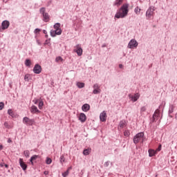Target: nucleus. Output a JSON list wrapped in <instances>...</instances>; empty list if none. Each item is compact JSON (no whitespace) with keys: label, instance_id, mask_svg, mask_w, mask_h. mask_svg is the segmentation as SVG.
<instances>
[{"label":"nucleus","instance_id":"obj_1","mask_svg":"<svg viewBox=\"0 0 177 177\" xmlns=\"http://www.w3.org/2000/svg\"><path fill=\"white\" fill-rule=\"evenodd\" d=\"M129 6L127 3L122 5V6L118 10L115 15V19H124L128 15L129 10L128 9Z\"/></svg>","mask_w":177,"mask_h":177},{"label":"nucleus","instance_id":"obj_2","mask_svg":"<svg viewBox=\"0 0 177 177\" xmlns=\"http://www.w3.org/2000/svg\"><path fill=\"white\" fill-rule=\"evenodd\" d=\"M145 136V133L143 132H140L137 133L133 138L134 144L137 145L140 142V141L143 142V137Z\"/></svg>","mask_w":177,"mask_h":177},{"label":"nucleus","instance_id":"obj_3","mask_svg":"<svg viewBox=\"0 0 177 177\" xmlns=\"http://www.w3.org/2000/svg\"><path fill=\"white\" fill-rule=\"evenodd\" d=\"M40 12L43 15L44 21L45 22H48L50 19V16L48 13L46 12V9L44 8H41Z\"/></svg>","mask_w":177,"mask_h":177},{"label":"nucleus","instance_id":"obj_4","mask_svg":"<svg viewBox=\"0 0 177 177\" xmlns=\"http://www.w3.org/2000/svg\"><path fill=\"white\" fill-rule=\"evenodd\" d=\"M23 123L28 126H32L35 123V120L29 118L28 117H24L23 118Z\"/></svg>","mask_w":177,"mask_h":177},{"label":"nucleus","instance_id":"obj_5","mask_svg":"<svg viewBox=\"0 0 177 177\" xmlns=\"http://www.w3.org/2000/svg\"><path fill=\"white\" fill-rule=\"evenodd\" d=\"M153 16H154V8L150 7L146 12V17L148 19H151V17Z\"/></svg>","mask_w":177,"mask_h":177},{"label":"nucleus","instance_id":"obj_6","mask_svg":"<svg viewBox=\"0 0 177 177\" xmlns=\"http://www.w3.org/2000/svg\"><path fill=\"white\" fill-rule=\"evenodd\" d=\"M138 47V41L135 39H131L128 44V48L129 49L136 48Z\"/></svg>","mask_w":177,"mask_h":177},{"label":"nucleus","instance_id":"obj_7","mask_svg":"<svg viewBox=\"0 0 177 177\" xmlns=\"http://www.w3.org/2000/svg\"><path fill=\"white\" fill-rule=\"evenodd\" d=\"M75 48L76 49H74V52L77 53V55L79 56V57H81L82 55H83V49L82 48V47L80 46V44H77L76 46H75Z\"/></svg>","mask_w":177,"mask_h":177},{"label":"nucleus","instance_id":"obj_8","mask_svg":"<svg viewBox=\"0 0 177 177\" xmlns=\"http://www.w3.org/2000/svg\"><path fill=\"white\" fill-rule=\"evenodd\" d=\"M62 33V29H57V30L50 31V35L53 37H55L57 35H61Z\"/></svg>","mask_w":177,"mask_h":177},{"label":"nucleus","instance_id":"obj_9","mask_svg":"<svg viewBox=\"0 0 177 177\" xmlns=\"http://www.w3.org/2000/svg\"><path fill=\"white\" fill-rule=\"evenodd\" d=\"M42 71V68L39 64H35L33 68V72L35 74H40Z\"/></svg>","mask_w":177,"mask_h":177},{"label":"nucleus","instance_id":"obj_10","mask_svg":"<svg viewBox=\"0 0 177 177\" xmlns=\"http://www.w3.org/2000/svg\"><path fill=\"white\" fill-rule=\"evenodd\" d=\"M93 93L95 95L100 94L101 93V88L98 84H95L93 85Z\"/></svg>","mask_w":177,"mask_h":177},{"label":"nucleus","instance_id":"obj_11","mask_svg":"<svg viewBox=\"0 0 177 177\" xmlns=\"http://www.w3.org/2000/svg\"><path fill=\"white\" fill-rule=\"evenodd\" d=\"M129 97L130 99H131V101L133 102H136V101H138V100H139V97H140V95L139 93H136V94H134V95L129 94Z\"/></svg>","mask_w":177,"mask_h":177},{"label":"nucleus","instance_id":"obj_12","mask_svg":"<svg viewBox=\"0 0 177 177\" xmlns=\"http://www.w3.org/2000/svg\"><path fill=\"white\" fill-rule=\"evenodd\" d=\"M30 113L32 114H39L41 113V111H39L37 106L32 105L30 107Z\"/></svg>","mask_w":177,"mask_h":177},{"label":"nucleus","instance_id":"obj_13","mask_svg":"<svg viewBox=\"0 0 177 177\" xmlns=\"http://www.w3.org/2000/svg\"><path fill=\"white\" fill-rule=\"evenodd\" d=\"M19 165L24 171H26L28 168L27 164L24 161L23 158H19Z\"/></svg>","mask_w":177,"mask_h":177},{"label":"nucleus","instance_id":"obj_14","mask_svg":"<svg viewBox=\"0 0 177 177\" xmlns=\"http://www.w3.org/2000/svg\"><path fill=\"white\" fill-rule=\"evenodd\" d=\"M100 121L102 122H106V120H107V115H106L105 111H102V112L100 113Z\"/></svg>","mask_w":177,"mask_h":177},{"label":"nucleus","instance_id":"obj_15","mask_svg":"<svg viewBox=\"0 0 177 177\" xmlns=\"http://www.w3.org/2000/svg\"><path fill=\"white\" fill-rule=\"evenodd\" d=\"M79 120L82 122V123H84L86 121V115L85 113H81L78 117Z\"/></svg>","mask_w":177,"mask_h":177},{"label":"nucleus","instance_id":"obj_16","mask_svg":"<svg viewBox=\"0 0 177 177\" xmlns=\"http://www.w3.org/2000/svg\"><path fill=\"white\" fill-rule=\"evenodd\" d=\"M10 26V22L8 21H3L1 24V28L3 30L8 29Z\"/></svg>","mask_w":177,"mask_h":177},{"label":"nucleus","instance_id":"obj_17","mask_svg":"<svg viewBox=\"0 0 177 177\" xmlns=\"http://www.w3.org/2000/svg\"><path fill=\"white\" fill-rule=\"evenodd\" d=\"M91 109V106L88 104H84L82 106V109L84 112H88Z\"/></svg>","mask_w":177,"mask_h":177},{"label":"nucleus","instance_id":"obj_18","mask_svg":"<svg viewBox=\"0 0 177 177\" xmlns=\"http://www.w3.org/2000/svg\"><path fill=\"white\" fill-rule=\"evenodd\" d=\"M127 126V122L125 120H121L119 123L118 129H122Z\"/></svg>","mask_w":177,"mask_h":177},{"label":"nucleus","instance_id":"obj_19","mask_svg":"<svg viewBox=\"0 0 177 177\" xmlns=\"http://www.w3.org/2000/svg\"><path fill=\"white\" fill-rule=\"evenodd\" d=\"M158 117H160V110L156 109L153 115V122H156V119L158 118Z\"/></svg>","mask_w":177,"mask_h":177},{"label":"nucleus","instance_id":"obj_20","mask_svg":"<svg viewBox=\"0 0 177 177\" xmlns=\"http://www.w3.org/2000/svg\"><path fill=\"white\" fill-rule=\"evenodd\" d=\"M148 153H149V157H153V156H156V154L157 153V151H156L154 149H149Z\"/></svg>","mask_w":177,"mask_h":177},{"label":"nucleus","instance_id":"obj_21","mask_svg":"<svg viewBox=\"0 0 177 177\" xmlns=\"http://www.w3.org/2000/svg\"><path fill=\"white\" fill-rule=\"evenodd\" d=\"M39 158L38 155H34L32 156L30 159V162L31 163L32 165H34V161L37 160Z\"/></svg>","mask_w":177,"mask_h":177},{"label":"nucleus","instance_id":"obj_22","mask_svg":"<svg viewBox=\"0 0 177 177\" xmlns=\"http://www.w3.org/2000/svg\"><path fill=\"white\" fill-rule=\"evenodd\" d=\"M123 2H124V0H115L113 6H117V7H120V6H121Z\"/></svg>","mask_w":177,"mask_h":177},{"label":"nucleus","instance_id":"obj_23","mask_svg":"<svg viewBox=\"0 0 177 177\" xmlns=\"http://www.w3.org/2000/svg\"><path fill=\"white\" fill-rule=\"evenodd\" d=\"M32 64L31 60L29 59H26L25 61V65L27 67H30Z\"/></svg>","mask_w":177,"mask_h":177},{"label":"nucleus","instance_id":"obj_24","mask_svg":"<svg viewBox=\"0 0 177 177\" xmlns=\"http://www.w3.org/2000/svg\"><path fill=\"white\" fill-rule=\"evenodd\" d=\"M4 127L8 129H12L13 127V126L10 125L8 122H4Z\"/></svg>","mask_w":177,"mask_h":177},{"label":"nucleus","instance_id":"obj_25","mask_svg":"<svg viewBox=\"0 0 177 177\" xmlns=\"http://www.w3.org/2000/svg\"><path fill=\"white\" fill-rule=\"evenodd\" d=\"M91 149H84V151H83V154L84 155V156H88L89 154H90V153H91Z\"/></svg>","mask_w":177,"mask_h":177},{"label":"nucleus","instance_id":"obj_26","mask_svg":"<svg viewBox=\"0 0 177 177\" xmlns=\"http://www.w3.org/2000/svg\"><path fill=\"white\" fill-rule=\"evenodd\" d=\"M77 86L79 88H84V87H85V84L83 83V82H77Z\"/></svg>","mask_w":177,"mask_h":177},{"label":"nucleus","instance_id":"obj_27","mask_svg":"<svg viewBox=\"0 0 177 177\" xmlns=\"http://www.w3.org/2000/svg\"><path fill=\"white\" fill-rule=\"evenodd\" d=\"M147 110V106H143L140 108V113L143 114Z\"/></svg>","mask_w":177,"mask_h":177},{"label":"nucleus","instance_id":"obj_28","mask_svg":"<svg viewBox=\"0 0 177 177\" xmlns=\"http://www.w3.org/2000/svg\"><path fill=\"white\" fill-rule=\"evenodd\" d=\"M140 11H141V9L139 8V7H136L134 10V12L137 15H140Z\"/></svg>","mask_w":177,"mask_h":177},{"label":"nucleus","instance_id":"obj_29","mask_svg":"<svg viewBox=\"0 0 177 177\" xmlns=\"http://www.w3.org/2000/svg\"><path fill=\"white\" fill-rule=\"evenodd\" d=\"M60 28H61V24H59V23H57L54 25L55 30H59V29H61Z\"/></svg>","mask_w":177,"mask_h":177},{"label":"nucleus","instance_id":"obj_30","mask_svg":"<svg viewBox=\"0 0 177 177\" xmlns=\"http://www.w3.org/2000/svg\"><path fill=\"white\" fill-rule=\"evenodd\" d=\"M24 155L26 158H29L30 157V151L29 150H26L24 151Z\"/></svg>","mask_w":177,"mask_h":177},{"label":"nucleus","instance_id":"obj_31","mask_svg":"<svg viewBox=\"0 0 177 177\" xmlns=\"http://www.w3.org/2000/svg\"><path fill=\"white\" fill-rule=\"evenodd\" d=\"M44 105V102L42 100H40L39 102V104H38L39 109H42Z\"/></svg>","mask_w":177,"mask_h":177},{"label":"nucleus","instance_id":"obj_32","mask_svg":"<svg viewBox=\"0 0 177 177\" xmlns=\"http://www.w3.org/2000/svg\"><path fill=\"white\" fill-rule=\"evenodd\" d=\"M69 175V169H67L66 171L62 173L63 177H67Z\"/></svg>","mask_w":177,"mask_h":177},{"label":"nucleus","instance_id":"obj_33","mask_svg":"<svg viewBox=\"0 0 177 177\" xmlns=\"http://www.w3.org/2000/svg\"><path fill=\"white\" fill-rule=\"evenodd\" d=\"M53 162V160L50 158H47L46 160V163L47 165H50Z\"/></svg>","mask_w":177,"mask_h":177},{"label":"nucleus","instance_id":"obj_34","mask_svg":"<svg viewBox=\"0 0 177 177\" xmlns=\"http://www.w3.org/2000/svg\"><path fill=\"white\" fill-rule=\"evenodd\" d=\"M30 75L29 74H26L24 77V80L26 82H29Z\"/></svg>","mask_w":177,"mask_h":177},{"label":"nucleus","instance_id":"obj_35","mask_svg":"<svg viewBox=\"0 0 177 177\" xmlns=\"http://www.w3.org/2000/svg\"><path fill=\"white\" fill-rule=\"evenodd\" d=\"M59 161L62 164H63L64 162H65V158H64V155H62L60 156V159H59Z\"/></svg>","mask_w":177,"mask_h":177},{"label":"nucleus","instance_id":"obj_36","mask_svg":"<svg viewBox=\"0 0 177 177\" xmlns=\"http://www.w3.org/2000/svg\"><path fill=\"white\" fill-rule=\"evenodd\" d=\"M55 61H56V62H60L63 61V59L62 57L59 56V57H56Z\"/></svg>","mask_w":177,"mask_h":177},{"label":"nucleus","instance_id":"obj_37","mask_svg":"<svg viewBox=\"0 0 177 177\" xmlns=\"http://www.w3.org/2000/svg\"><path fill=\"white\" fill-rule=\"evenodd\" d=\"M129 135H130L129 131H128V130L124 131V136L125 137H129Z\"/></svg>","mask_w":177,"mask_h":177},{"label":"nucleus","instance_id":"obj_38","mask_svg":"<svg viewBox=\"0 0 177 177\" xmlns=\"http://www.w3.org/2000/svg\"><path fill=\"white\" fill-rule=\"evenodd\" d=\"M8 113L9 115L12 116L13 115V111L12 109L8 110Z\"/></svg>","mask_w":177,"mask_h":177},{"label":"nucleus","instance_id":"obj_39","mask_svg":"<svg viewBox=\"0 0 177 177\" xmlns=\"http://www.w3.org/2000/svg\"><path fill=\"white\" fill-rule=\"evenodd\" d=\"M4 106H5L4 103L3 102H0V111L3 110Z\"/></svg>","mask_w":177,"mask_h":177},{"label":"nucleus","instance_id":"obj_40","mask_svg":"<svg viewBox=\"0 0 177 177\" xmlns=\"http://www.w3.org/2000/svg\"><path fill=\"white\" fill-rule=\"evenodd\" d=\"M40 32H41V29H39V28H36L35 30V34L39 33Z\"/></svg>","mask_w":177,"mask_h":177},{"label":"nucleus","instance_id":"obj_41","mask_svg":"<svg viewBox=\"0 0 177 177\" xmlns=\"http://www.w3.org/2000/svg\"><path fill=\"white\" fill-rule=\"evenodd\" d=\"M161 151V145H160L158 148L156 149V151Z\"/></svg>","mask_w":177,"mask_h":177},{"label":"nucleus","instance_id":"obj_42","mask_svg":"<svg viewBox=\"0 0 177 177\" xmlns=\"http://www.w3.org/2000/svg\"><path fill=\"white\" fill-rule=\"evenodd\" d=\"M0 166H1V167H3L5 166V163H4V162L1 163V164H0Z\"/></svg>","mask_w":177,"mask_h":177},{"label":"nucleus","instance_id":"obj_43","mask_svg":"<svg viewBox=\"0 0 177 177\" xmlns=\"http://www.w3.org/2000/svg\"><path fill=\"white\" fill-rule=\"evenodd\" d=\"M44 174L45 175H48L49 172H48V171H45L44 172Z\"/></svg>","mask_w":177,"mask_h":177},{"label":"nucleus","instance_id":"obj_44","mask_svg":"<svg viewBox=\"0 0 177 177\" xmlns=\"http://www.w3.org/2000/svg\"><path fill=\"white\" fill-rule=\"evenodd\" d=\"M123 67H124V66H123L122 64H120V65H119V68H122Z\"/></svg>","mask_w":177,"mask_h":177},{"label":"nucleus","instance_id":"obj_45","mask_svg":"<svg viewBox=\"0 0 177 177\" xmlns=\"http://www.w3.org/2000/svg\"><path fill=\"white\" fill-rule=\"evenodd\" d=\"M8 143H11V142H12V140H11L10 138H9V139L8 140Z\"/></svg>","mask_w":177,"mask_h":177},{"label":"nucleus","instance_id":"obj_46","mask_svg":"<svg viewBox=\"0 0 177 177\" xmlns=\"http://www.w3.org/2000/svg\"><path fill=\"white\" fill-rule=\"evenodd\" d=\"M3 145H0V151L3 150Z\"/></svg>","mask_w":177,"mask_h":177},{"label":"nucleus","instance_id":"obj_47","mask_svg":"<svg viewBox=\"0 0 177 177\" xmlns=\"http://www.w3.org/2000/svg\"><path fill=\"white\" fill-rule=\"evenodd\" d=\"M4 166H5L6 168H8V164H5Z\"/></svg>","mask_w":177,"mask_h":177},{"label":"nucleus","instance_id":"obj_48","mask_svg":"<svg viewBox=\"0 0 177 177\" xmlns=\"http://www.w3.org/2000/svg\"><path fill=\"white\" fill-rule=\"evenodd\" d=\"M71 169H72V167H68V170L70 171Z\"/></svg>","mask_w":177,"mask_h":177}]
</instances>
